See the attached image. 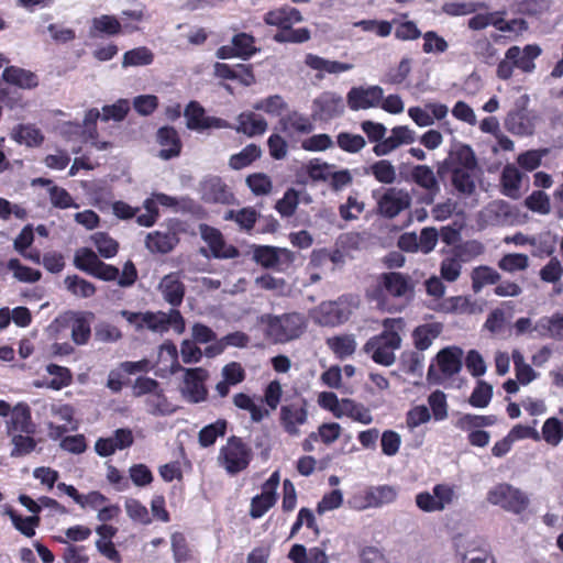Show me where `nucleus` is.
Listing matches in <instances>:
<instances>
[{
	"instance_id": "1",
	"label": "nucleus",
	"mask_w": 563,
	"mask_h": 563,
	"mask_svg": "<svg viewBox=\"0 0 563 563\" xmlns=\"http://www.w3.org/2000/svg\"><path fill=\"white\" fill-rule=\"evenodd\" d=\"M413 294V285L408 275L390 272L380 274L375 283L366 289V297L378 309L390 310L391 299L407 301Z\"/></svg>"
},
{
	"instance_id": "2",
	"label": "nucleus",
	"mask_w": 563,
	"mask_h": 563,
	"mask_svg": "<svg viewBox=\"0 0 563 563\" xmlns=\"http://www.w3.org/2000/svg\"><path fill=\"white\" fill-rule=\"evenodd\" d=\"M404 325L405 323L401 318L385 319L383 321V332L368 339L363 346V351L375 363L383 366H391L396 362L395 352L401 346L399 333L404 330Z\"/></svg>"
},
{
	"instance_id": "3",
	"label": "nucleus",
	"mask_w": 563,
	"mask_h": 563,
	"mask_svg": "<svg viewBox=\"0 0 563 563\" xmlns=\"http://www.w3.org/2000/svg\"><path fill=\"white\" fill-rule=\"evenodd\" d=\"M301 20L302 16L300 11L296 8L289 7L269 11L264 16L266 24L280 29V31L274 36L275 41L280 43H303L310 38V32L308 29H291L294 24L301 22Z\"/></svg>"
},
{
	"instance_id": "4",
	"label": "nucleus",
	"mask_w": 563,
	"mask_h": 563,
	"mask_svg": "<svg viewBox=\"0 0 563 563\" xmlns=\"http://www.w3.org/2000/svg\"><path fill=\"white\" fill-rule=\"evenodd\" d=\"M266 324V335L275 343H285L299 338L306 329L305 317L300 313H284L282 316H263Z\"/></svg>"
},
{
	"instance_id": "5",
	"label": "nucleus",
	"mask_w": 563,
	"mask_h": 563,
	"mask_svg": "<svg viewBox=\"0 0 563 563\" xmlns=\"http://www.w3.org/2000/svg\"><path fill=\"white\" fill-rule=\"evenodd\" d=\"M358 305L357 297L341 296L334 301L321 302L312 312V318L320 325L335 327L346 322Z\"/></svg>"
},
{
	"instance_id": "6",
	"label": "nucleus",
	"mask_w": 563,
	"mask_h": 563,
	"mask_svg": "<svg viewBox=\"0 0 563 563\" xmlns=\"http://www.w3.org/2000/svg\"><path fill=\"white\" fill-rule=\"evenodd\" d=\"M253 457L252 449L239 437H230L219 450L217 462L230 475L246 470Z\"/></svg>"
},
{
	"instance_id": "7",
	"label": "nucleus",
	"mask_w": 563,
	"mask_h": 563,
	"mask_svg": "<svg viewBox=\"0 0 563 563\" xmlns=\"http://www.w3.org/2000/svg\"><path fill=\"white\" fill-rule=\"evenodd\" d=\"M487 501L494 506L520 515L530 504L529 496L520 488L508 483H499L487 492Z\"/></svg>"
},
{
	"instance_id": "8",
	"label": "nucleus",
	"mask_w": 563,
	"mask_h": 563,
	"mask_svg": "<svg viewBox=\"0 0 563 563\" xmlns=\"http://www.w3.org/2000/svg\"><path fill=\"white\" fill-rule=\"evenodd\" d=\"M454 547L461 563H497L486 543L478 537L457 536Z\"/></svg>"
},
{
	"instance_id": "9",
	"label": "nucleus",
	"mask_w": 563,
	"mask_h": 563,
	"mask_svg": "<svg viewBox=\"0 0 563 563\" xmlns=\"http://www.w3.org/2000/svg\"><path fill=\"white\" fill-rule=\"evenodd\" d=\"M456 499L454 486L437 484L430 492H421L416 496L417 507L424 512H439L451 506Z\"/></svg>"
},
{
	"instance_id": "10",
	"label": "nucleus",
	"mask_w": 563,
	"mask_h": 563,
	"mask_svg": "<svg viewBox=\"0 0 563 563\" xmlns=\"http://www.w3.org/2000/svg\"><path fill=\"white\" fill-rule=\"evenodd\" d=\"M463 351L457 346H448L442 349L437 354V367L440 374L437 373L435 365H430L428 369V378H434L437 382L442 378H449L457 374L462 368Z\"/></svg>"
},
{
	"instance_id": "11",
	"label": "nucleus",
	"mask_w": 563,
	"mask_h": 563,
	"mask_svg": "<svg viewBox=\"0 0 563 563\" xmlns=\"http://www.w3.org/2000/svg\"><path fill=\"white\" fill-rule=\"evenodd\" d=\"M177 369L185 373L180 388L181 395L192 404L205 401L208 395L207 388L205 387L208 372L202 367L183 368L180 365H177Z\"/></svg>"
},
{
	"instance_id": "12",
	"label": "nucleus",
	"mask_w": 563,
	"mask_h": 563,
	"mask_svg": "<svg viewBox=\"0 0 563 563\" xmlns=\"http://www.w3.org/2000/svg\"><path fill=\"white\" fill-rule=\"evenodd\" d=\"M148 329L153 332L164 333L173 328L178 334L185 331V320L177 309H170L168 312H144L142 329Z\"/></svg>"
},
{
	"instance_id": "13",
	"label": "nucleus",
	"mask_w": 563,
	"mask_h": 563,
	"mask_svg": "<svg viewBox=\"0 0 563 563\" xmlns=\"http://www.w3.org/2000/svg\"><path fill=\"white\" fill-rule=\"evenodd\" d=\"M186 126L189 130L203 132L209 129H227L229 123L220 118L206 114L203 107L197 101H190L184 111Z\"/></svg>"
},
{
	"instance_id": "14",
	"label": "nucleus",
	"mask_w": 563,
	"mask_h": 563,
	"mask_svg": "<svg viewBox=\"0 0 563 563\" xmlns=\"http://www.w3.org/2000/svg\"><path fill=\"white\" fill-rule=\"evenodd\" d=\"M411 205V197L405 189L390 187L377 201L378 213L385 218L393 219Z\"/></svg>"
},
{
	"instance_id": "15",
	"label": "nucleus",
	"mask_w": 563,
	"mask_h": 563,
	"mask_svg": "<svg viewBox=\"0 0 563 563\" xmlns=\"http://www.w3.org/2000/svg\"><path fill=\"white\" fill-rule=\"evenodd\" d=\"M384 90L379 86L352 87L346 95V103L352 111L379 107Z\"/></svg>"
},
{
	"instance_id": "16",
	"label": "nucleus",
	"mask_w": 563,
	"mask_h": 563,
	"mask_svg": "<svg viewBox=\"0 0 563 563\" xmlns=\"http://www.w3.org/2000/svg\"><path fill=\"white\" fill-rule=\"evenodd\" d=\"M279 472L275 471L263 484L262 494L252 498L250 516L254 519L263 517L276 503V489L279 485Z\"/></svg>"
},
{
	"instance_id": "17",
	"label": "nucleus",
	"mask_w": 563,
	"mask_h": 563,
	"mask_svg": "<svg viewBox=\"0 0 563 563\" xmlns=\"http://www.w3.org/2000/svg\"><path fill=\"white\" fill-rule=\"evenodd\" d=\"M308 420L307 402L305 400L284 405L280 408V424L292 437L300 434L299 427Z\"/></svg>"
},
{
	"instance_id": "18",
	"label": "nucleus",
	"mask_w": 563,
	"mask_h": 563,
	"mask_svg": "<svg viewBox=\"0 0 563 563\" xmlns=\"http://www.w3.org/2000/svg\"><path fill=\"white\" fill-rule=\"evenodd\" d=\"M415 141L416 133L413 130L407 125H397L391 129L388 137L375 144L373 152L376 156H386L401 145H408Z\"/></svg>"
},
{
	"instance_id": "19",
	"label": "nucleus",
	"mask_w": 563,
	"mask_h": 563,
	"mask_svg": "<svg viewBox=\"0 0 563 563\" xmlns=\"http://www.w3.org/2000/svg\"><path fill=\"white\" fill-rule=\"evenodd\" d=\"M176 230L168 225L147 233L145 246L151 253L167 254L178 244Z\"/></svg>"
},
{
	"instance_id": "20",
	"label": "nucleus",
	"mask_w": 563,
	"mask_h": 563,
	"mask_svg": "<svg viewBox=\"0 0 563 563\" xmlns=\"http://www.w3.org/2000/svg\"><path fill=\"white\" fill-rule=\"evenodd\" d=\"M254 260L267 268L282 267L295 261V253L288 249L263 245L254 250Z\"/></svg>"
},
{
	"instance_id": "21",
	"label": "nucleus",
	"mask_w": 563,
	"mask_h": 563,
	"mask_svg": "<svg viewBox=\"0 0 563 563\" xmlns=\"http://www.w3.org/2000/svg\"><path fill=\"white\" fill-rule=\"evenodd\" d=\"M199 233L208 244L212 255L218 258H233L239 252L235 247L227 245L221 232L207 224L199 225Z\"/></svg>"
},
{
	"instance_id": "22",
	"label": "nucleus",
	"mask_w": 563,
	"mask_h": 563,
	"mask_svg": "<svg viewBox=\"0 0 563 563\" xmlns=\"http://www.w3.org/2000/svg\"><path fill=\"white\" fill-rule=\"evenodd\" d=\"M65 319L70 324L71 340L77 345L88 343L91 335V322L95 319L92 312H67Z\"/></svg>"
},
{
	"instance_id": "23",
	"label": "nucleus",
	"mask_w": 563,
	"mask_h": 563,
	"mask_svg": "<svg viewBox=\"0 0 563 563\" xmlns=\"http://www.w3.org/2000/svg\"><path fill=\"white\" fill-rule=\"evenodd\" d=\"M412 180L427 192L423 202L433 203L437 195L440 192V184L435 177L433 169L428 165H417L411 172Z\"/></svg>"
},
{
	"instance_id": "24",
	"label": "nucleus",
	"mask_w": 563,
	"mask_h": 563,
	"mask_svg": "<svg viewBox=\"0 0 563 563\" xmlns=\"http://www.w3.org/2000/svg\"><path fill=\"white\" fill-rule=\"evenodd\" d=\"M505 126L515 135H532L536 129V117L526 109H516L507 114Z\"/></svg>"
},
{
	"instance_id": "25",
	"label": "nucleus",
	"mask_w": 563,
	"mask_h": 563,
	"mask_svg": "<svg viewBox=\"0 0 563 563\" xmlns=\"http://www.w3.org/2000/svg\"><path fill=\"white\" fill-rule=\"evenodd\" d=\"M201 197L207 202L231 203L233 194L219 177H209L200 185Z\"/></svg>"
},
{
	"instance_id": "26",
	"label": "nucleus",
	"mask_w": 563,
	"mask_h": 563,
	"mask_svg": "<svg viewBox=\"0 0 563 563\" xmlns=\"http://www.w3.org/2000/svg\"><path fill=\"white\" fill-rule=\"evenodd\" d=\"M541 54L540 46L536 44L526 45L523 48L511 46L506 52V57L512 59L514 65L525 71L532 73L536 68L534 59Z\"/></svg>"
},
{
	"instance_id": "27",
	"label": "nucleus",
	"mask_w": 563,
	"mask_h": 563,
	"mask_svg": "<svg viewBox=\"0 0 563 563\" xmlns=\"http://www.w3.org/2000/svg\"><path fill=\"white\" fill-rule=\"evenodd\" d=\"M461 155L465 156V167H456L452 174V184L461 194L471 195L475 190V183L467 166L474 165V156L471 147L465 146L461 150Z\"/></svg>"
},
{
	"instance_id": "28",
	"label": "nucleus",
	"mask_w": 563,
	"mask_h": 563,
	"mask_svg": "<svg viewBox=\"0 0 563 563\" xmlns=\"http://www.w3.org/2000/svg\"><path fill=\"white\" fill-rule=\"evenodd\" d=\"M158 290L166 302L173 307L179 306L185 296V286L180 274L175 272L164 276L158 284Z\"/></svg>"
},
{
	"instance_id": "29",
	"label": "nucleus",
	"mask_w": 563,
	"mask_h": 563,
	"mask_svg": "<svg viewBox=\"0 0 563 563\" xmlns=\"http://www.w3.org/2000/svg\"><path fill=\"white\" fill-rule=\"evenodd\" d=\"M10 412V420L7 422L8 434L15 432L31 434L35 431V426L31 418V410L27 405L20 402Z\"/></svg>"
},
{
	"instance_id": "30",
	"label": "nucleus",
	"mask_w": 563,
	"mask_h": 563,
	"mask_svg": "<svg viewBox=\"0 0 563 563\" xmlns=\"http://www.w3.org/2000/svg\"><path fill=\"white\" fill-rule=\"evenodd\" d=\"M533 329L536 338H550L563 341V312L541 317L534 322Z\"/></svg>"
},
{
	"instance_id": "31",
	"label": "nucleus",
	"mask_w": 563,
	"mask_h": 563,
	"mask_svg": "<svg viewBox=\"0 0 563 563\" xmlns=\"http://www.w3.org/2000/svg\"><path fill=\"white\" fill-rule=\"evenodd\" d=\"M221 376L222 380L216 385V391L223 398L229 395L231 386H236L245 379L246 373L240 363L230 362L222 367Z\"/></svg>"
},
{
	"instance_id": "32",
	"label": "nucleus",
	"mask_w": 563,
	"mask_h": 563,
	"mask_svg": "<svg viewBox=\"0 0 563 563\" xmlns=\"http://www.w3.org/2000/svg\"><path fill=\"white\" fill-rule=\"evenodd\" d=\"M157 142L163 147L158 156L163 159H169L180 154L181 142L177 131L172 126H163L157 132Z\"/></svg>"
},
{
	"instance_id": "33",
	"label": "nucleus",
	"mask_w": 563,
	"mask_h": 563,
	"mask_svg": "<svg viewBox=\"0 0 563 563\" xmlns=\"http://www.w3.org/2000/svg\"><path fill=\"white\" fill-rule=\"evenodd\" d=\"M397 489L389 485L371 487L365 493V505L363 508H378L391 504L397 498Z\"/></svg>"
},
{
	"instance_id": "34",
	"label": "nucleus",
	"mask_w": 563,
	"mask_h": 563,
	"mask_svg": "<svg viewBox=\"0 0 563 563\" xmlns=\"http://www.w3.org/2000/svg\"><path fill=\"white\" fill-rule=\"evenodd\" d=\"M267 126L266 120L254 112H242L238 117L236 131L247 136L261 135L265 133Z\"/></svg>"
},
{
	"instance_id": "35",
	"label": "nucleus",
	"mask_w": 563,
	"mask_h": 563,
	"mask_svg": "<svg viewBox=\"0 0 563 563\" xmlns=\"http://www.w3.org/2000/svg\"><path fill=\"white\" fill-rule=\"evenodd\" d=\"M338 410V418L347 417L362 424H369L373 422V416L369 409L352 399H342L341 407H339Z\"/></svg>"
},
{
	"instance_id": "36",
	"label": "nucleus",
	"mask_w": 563,
	"mask_h": 563,
	"mask_svg": "<svg viewBox=\"0 0 563 563\" xmlns=\"http://www.w3.org/2000/svg\"><path fill=\"white\" fill-rule=\"evenodd\" d=\"M314 104L320 109L325 118L339 117L344 112L343 98L336 92H323L314 100Z\"/></svg>"
},
{
	"instance_id": "37",
	"label": "nucleus",
	"mask_w": 563,
	"mask_h": 563,
	"mask_svg": "<svg viewBox=\"0 0 563 563\" xmlns=\"http://www.w3.org/2000/svg\"><path fill=\"white\" fill-rule=\"evenodd\" d=\"M522 176V173L515 165H506L501 173L504 195L514 199L519 198Z\"/></svg>"
},
{
	"instance_id": "38",
	"label": "nucleus",
	"mask_w": 563,
	"mask_h": 563,
	"mask_svg": "<svg viewBox=\"0 0 563 563\" xmlns=\"http://www.w3.org/2000/svg\"><path fill=\"white\" fill-rule=\"evenodd\" d=\"M250 342V338L240 331L229 333L221 338L214 344L207 346L205 354L209 357L221 354L227 346L245 347Z\"/></svg>"
},
{
	"instance_id": "39",
	"label": "nucleus",
	"mask_w": 563,
	"mask_h": 563,
	"mask_svg": "<svg viewBox=\"0 0 563 563\" xmlns=\"http://www.w3.org/2000/svg\"><path fill=\"white\" fill-rule=\"evenodd\" d=\"M305 63L307 66L314 70L328 73V74H341L349 71L353 68L352 64L341 63L338 60H329L318 55L308 54Z\"/></svg>"
},
{
	"instance_id": "40",
	"label": "nucleus",
	"mask_w": 563,
	"mask_h": 563,
	"mask_svg": "<svg viewBox=\"0 0 563 563\" xmlns=\"http://www.w3.org/2000/svg\"><path fill=\"white\" fill-rule=\"evenodd\" d=\"M327 345L336 357L343 360L355 352L357 343L353 334H342L328 338Z\"/></svg>"
},
{
	"instance_id": "41",
	"label": "nucleus",
	"mask_w": 563,
	"mask_h": 563,
	"mask_svg": "<svg viewBox=\"0 0 563 563\" xmlns=\"http://www.w3.org/2000/svg\"><path fill=\"white\" fill-rule=\"evenodd\" d=\"M2 77L7 82L23 89H31L37 86V78L33 73L14 66L7 67L3 70Z\"/></svg>"
},
{
	"instance_id": "42",
	"label": "nucleus",
	"mask_w": 563,
	"mask_h": 563,
	"mask_svg": "<svg viewBox=\"0 0 563 563\" xmlns=\"http://www.w3.org/2000/svg\"><path fill=\"white\" fill-rule=\"evenodd\" d=\"M441 331L442 325L440 323H427L416 328L412 333L415 346L421 351L429 349Z\"/></svg>"
},
{
	"instance_id": "43",
	"label": "nucleus",
	"mask_w": 563,
	"mask_h": 563,
	"mask_svg": "<svg viewBox=\"0 0 563 563\" xmlns=\"http://www.w3.org/2000/svg\"><path fill=\"white\" fill-rule=\"evenodd\" d=\"M472 289L474 292H479L488 285H495L500 280V274L489 266H478L473 268L471 273Z\"/></svg>"
},
{
	"instance_id": "44",
	"label": "nucleus",
	"mask_w": 563,
	"mask_h": 563,
	"mask_svg": "<svg viewBox=\"0 0 563 563\" xmlns=\"http://www.w3.org/2000/svg\"><path fill=\"white\" fill-rule=\"evenodd\" d=\"M365 174L373 175L378 183L384 185H391L397 179L396 167L387 159L373 163L365 169Z\"/></svg>"
},
{
	"instance_id": "45",
	"label": "nucleus",
	"mask_w": 563,
	"mask_h": 563,
	"mask_svg": "<svg viewBox=\"0 0 563 563\" xmlns=\"http://www.w3.org/2000/svg\"><path fill=\"white\" fill-rule=\"evenodd\" d=\"M441 306L442 310L448 313L474 314L478 311L477 305L465 296L450 297Z\"/></svg>"
},
{
	"instance_id": "46",
	"label": "nucleus",
	"mask_w": 563,
	"mask_h": 563,
	"mask_svg": "<svg viewBox=\"0 0 563 563\" xmlns=\"http://www.w3.org/2000/svg\"><path fill=\"white\" fill-rule=\"evenodd\" d=\"M11 137L20 144L26 146L40 145L44 137L38 129L29 124H20L11 132Z\"/></svg>"
},
{
	"instance_id": "47",
	"label": "nucleus",
	"mask_w": 563,
	"mask_h": 563,
	"mask_svg": "<svg viewBox=\"0 0 563 563\" xmlns=\"http://www.w3.org/2000/svg\"><path fill=\"white\" fill-rule=\"evenodd\" d=\"M232 401L236 408L249 411L251 419L255 422H260L268 415V412L263 410V408L255 402L254 398L247 394L238 393L232 397Z\"/></svg>"
},
{
	"instance_id": "48",
	"label": "nucleus",
	"mask_w": 563,
	"mask_h": 563,
	"mask_svg": "<svg viewBox=\"0 0 563 563\" xmlns=\"http://www.w3.org/2000/svg\"><path fill=\"white\" fill-rule=\"evenodd\" d=\"M228 422L224 419H219L213 423L203 427L199 431L198 441L202 448H208L214 444L219 437H223L227 431Z\"/></svg>"
},
{
	"instance_id": "49",
	"label": "nucleus",
	"mask_w": 563,
	"mask_h": 563,
	"mask_svg": "<svg viewBox=\"0 0 563 563\" xmlns=\"http://www.w3.org/2000/svg\"><path fill=\"white\" fill-rule=\"evenodd\" d=\"M146 410L154 416L170 415L175 411V407L168 402L167 398L157 389L145 399Z\"/></svg>"
},
{
	"instance_id": "50",
	"label": "nucleus",
	"mask_w": 563,
	"mask_h": 563,
	"mask_svg": "<svg viewBox=\"0 0 563 563\" xmlns=\"http://www.w3.org/2000/svg\"><path fill=\"white\" fill-rule=\"evenodd\" d=\"M486 8L484 2L476 1H450L443 3L441 10L448 15L460 16L476 12L479 9Z\"/></svg>"
},
{
	"instance_id": "51",
	"label": "nucleus",
	"mask_w": 563,
	"mask_h": 563,
	"mask_svg": "<svg viewBox=\"0 0 563 563\" xmlns=\"http://www.w3.org/2000/svg\"><path fill=\"white\" fill-rule=\"evenodd\" d=\"M262 154L261 148L255 144H249L240 153L230 157L229 165L232 169L239 170L252 164Z\"/></svg>"
},
{
	"instance_id": "52",
	"label": "nucleus",
	"mask_w": 563,
	"mask_h": 563,
	"mask_svg": "<svg viewBox=\"0 0 563 563\" xmlns=\"http://www.w3.org/2000/svg\"><path fill=\"white\" fill-rule=\"evenodd\" d=\"M498 267L509 274L522 272L529 267V257L521 253H509L498 261Z\"/></svg>"
},
{
	"instance_id": "53",
	"label": "nucleus",
	"mask_w": 563,
	"mask_h": 563,
	"mask_svg": "<svg viewBox=\"0 0 563 563\" xmlns=\"http://www.w3.org/2000/svg\"><path fill=\"white\" fill-rule=\"evenodd\" d=\"M64 284L67 290L76 297L89 298L92 297L96 292V287L93 284L77 275L67 276L64 280Z\"/></svg>"
},
{
	"instance_id": "54",
	"label": "nucleus",
	"mask_w": 563,
	"mask_h": 563,
	"mask_svg": "<svg viewBox=\"0 0 563 563\" xmlns=\"http://www.w3.org/2000/svg\"><path fill=\"white\" fill-rule=\"evenodd\" d=\"M99 262H100V260H99L98 255L92 250H90L88 247H81L75 252V256H74L75 266L78 269L86 272L90 275L97 268Z\"/></svg>"
},
{
	"instance_id": "55",
	"label": "nucleus",
	"mask_w": 563,
	"mask_h": 563,
	"mask_svg": "<svg viewBox=\"0 0 563 563\" xmlns=\"http://www.w3.org/2000/svg\"><path fill=\"white\" fill-rule=\"evenodd\" d=\"M7 515L10 517L14 528L22 534L31 538L35 534V527L40 525V518L37 516L22 517L14 510H8Z\"/></svg>"
},
{
	"instance_id": "56",
	"label": "nucleus",
	"mask_w": 563,
	"mask_h": 563,
	"mask_svg": "<svg viewBox=\"0 0 563 563\" xmlns=\"http://www.w3.org/2000/svg\"><path fill=\"white\" fill-rule=\"evenodd\" d=\"M224 220H232L243 230H251L256 220L257 212L253 208H243L238 211L229 210L224 214Z\"/></svg>"
},
{
	"instance_id": "57",
	"label": "nucleus",
	"mask_w": 563,
	"mask_h": 563,
	"mask_svg": "<svg viewBox=\"0 0 563 563\" xmlns=\"http://www.w3.org/2000/svg\"><path fill=\"white\" fill-rule=\"evenodd\" d=\"M46 371L53 376L47 383V387L54 390H59L71 383V373L67 367H63L56 364H48Z\"/></svg>"
},
{
	"instance_id": "58",
	"label": "nucleus",
	"mask_w": 563,
	"mask_h": 563,
	"mask_svg": "<svg viewBox=\"0 0 563 563\" xmlns=\"http://www.w3.org/2000/svg\"><path fill=\"white\" fill-rule=\"evenodd\" d=\"M99 254L104 258L113 257L118 253V243L104 232H97L91 236Z\"/></svg>"
},
{
	"instance_id": "59",
	"label": "nucleus",
	"mask_w": 563,
	"mask_h": 563,
	"mask_svg": "<svg viewBox=\"0 0 563 563\" xmlns=\"http://www.w3.org/2000/svg\"><path fill=\"white\" fill-rule=\"evenodd\" d=\"M153 62V54L146 47H137L126 52L123 56L122 66H145Z\"/></svg>"
},
{
	"instance_id": "60",
	"label": "nucleus",
	"mask_w": 563,
	"mask_h": 563,
	"mask_svg": "<svg viewBox=\"0 0 563 563\" xmlns=\"http://www.w3.org/2000/svg\"><path fill=\"white\" fill-rule=\"evenodd\" d=\"M8 268L13 272V276L20 282L35 283L41 278L40 271L22 265L18 258H11L8 262Z\"/></svg>"
},
{
	"instance_id": "61",
	"label": "nucleus",
	"mask_w": 563,
	"mask_h": 563,
	"mask_svg": "<svg viewBox=\"0 0 563 563\" xmlns=\"http://www.w3.org/2000/svg\"><path fill=\"white\" fill-rule=\"evenodd\" d=\"M462 271V263L459 256L450 255L443 258L440 265V274L443 279L446 282L453 283L455 282Z\"/></svg>"
},
{
	"instance_id": "62",
	"label": "nucleus",
	"mask_w": 563,
	"mask_h": 563,
	"mask_svg": "<svg viewBox=\"0 0 563 563\" xmlns=\"http://www.w3.org/2000/svg\"><path fill=\"white\" fill-rule=\"evenodd\" d=\"M548 154V148L530 150L520 154L517 158V163L523 169L531 172L541 165L542 158Z\"/></svg>"
},
{
	"instance_id": "63",
	"label": "nucleus",
	"mask_w": 563,
	"mask_h": 563,
	"mask_svg": "<svg viewBox=\"0 0 563 563\" xmlns=\"http://www.w3.org/2000/svg\"><path fill=\"white\" fill-rule=\"evenodd\" d=\"M493 396V387L486 382L479 380L474 388L471 397L470 404L476 408H485L490 402Z\"/></svg>"
},
{
	"instance_id": "64",
	"label": "nucleus",
	"mask_w": 563,
	"mask_h": 563,
	"mask_svg": "<svg viewBox=\"0 0 563 563\" xmlns=\"http://www.w3.org/2000/svg\"><path fill=\"white\" fill-rule=\"evenodd\" d=\"M336 142L341 150L349 153H357L366 145V141L362 135L347 132L340 133Z\"/></svg>"
}]
</instances>
